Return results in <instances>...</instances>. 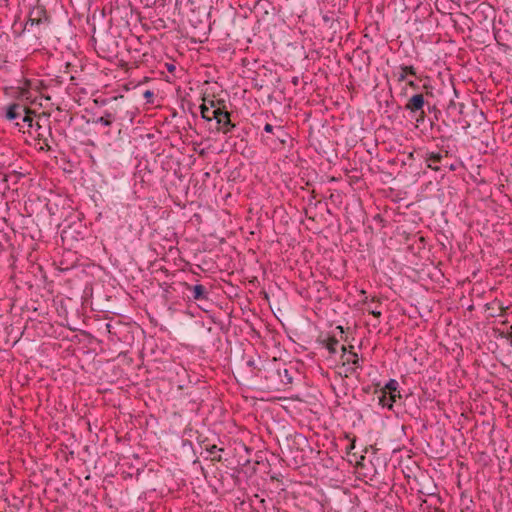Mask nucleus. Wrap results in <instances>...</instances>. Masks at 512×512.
<instances>
[{
	"label": "nucleus",
	"instance_id": "obj_1",
	"mask_svg": "<svg viewBox=\"0 0 512 512\" xmlns=\"http://www.w3.org/2000/svg\"><path fill=\"white\" fill-rule=\"evenodd\" d=\"M281 373L280 367H277L275 364H267L262 368H258L255 376L264 379L267 389H279L281 386L279 379Z\"/></svg>",
	"mask_w": 512,
	"mask_h": 512
},
{
	"label": "nucleus",
	"instance_id": "obj_2",
	"mask_svg": "<svg viewBox=\"0 0 512 512\" xmlns=\"http://www.w3.org/2000/svg\"><path fill=\"white\" fill-rule=\"evenodd\" d=\"M26 106L20 103H11L1 108V115L8 121L14 122L16 126L23 128L21 117L25 114Z\"/></svg>",
	"mask_w": 512,
	"mask_h": 512
},
{
	"label": "nucleus",
	"instance_id": "obj_3",
	"mask_svg": "<svg viewBox=\"0 0 512 512\" xmlns=\"http://www.w3.org/2000/svg\"><path fill=\"white\" fill-rule=\"evenodd\" d=\"M342 355L341 358L343 360V367L345 368V376L353 375L356 373L357 369H362L360 364L359 357L357 353L352 351L347 352V347L345 345L341 346Z\"/></svg>",
	"mask_w": 512,
	"mask_h": 512
},
{
	"label": "nucleus",
	"instance_id": "obj_4",
	"mask_svg": "<svg viewBox=\"0 0 512 512\" xmlns=\"http://www.w3.org/2000/svg\"><path fill=\"white\" fill-rule=\"evenodd\" d=\"M212 118L216 120L218 125V130L223 133H228L235 127V125L231 122L230 113L226 110L225 106L218 107L217 109H213L211 112Z\"/></svg>",
	"mask_w": 512,
	"mask_h": 512
},
{
	"label": "nucleus",
	"instance_id": "obj_5",
	"mask_svg": "<svg viewBox=\"0 0 512 512\" xmlns=\"http://www.w3.org/2000/svg\"><path fill=\"white\" fill-rule=\"evenodd\" d=\"M427 104L423 94H414L411 96L405 104V110L413 114L424 115V107Z\"/></svg>",
	"mask_w": 512,
	"mask_h": 512
},
{
	"label": "nucleus",
	"instance_id": "obj_6",
	"mask_svg": "<svg viewBox=\"0 0 512 512\" xmlns=\"http://www.w3.org/2000/svg\"><path fill=\"white\" fill-rule=\"evenodd\" d=\"M30 86L31 81L25 80V86H18V87H10L5 88L6 94L10 95L11 97L17 98V99H26L28 100L31 97L30 94Z\"/></svg>",
	"mask_w": 512,
	"mask_h": 512
},
{
	"label": "nucleus",
	"instance_id": "obj_7",
	"mask_svg": "<svg viewBox=\"0 0 512 512\" xmlns=\"http://www.w3.org/2000/svg\"><path fill=\"white\" fill-rule=\"evenodd\" d=\"M113 103L114 105H111L106 109V111L111 114V117L114 119V121L125 120L126 118H129V120L132 122L133 117L128 114L126 107H124L119 101Z\"/></svg>",
	"mask_w": 512,
	"mask_h": 512
},
{
	"label": "nucleus",
	"instance_id": "obj_8",
	"mask_svg": "<svg viewBox=\"0 0 512 512\" xmlns=\"http://www.w3.org/2000/svg\"><path fill=\"white\" fill-rule=\"evenodd\" d=\"M186 289L191 291L192 299L195 301H207L208 291L202 284L190 285L185 283Z\"/></svg>",
	"mask_w": 512,
	"mask_h": 512
},
{
	"label": "nucleus",
	"instance_id": "obj_9",
	"mask_svg": "<svg viewBox=\"0 0 512 512\" xmlns=\"http://www.w3.org/2000/svg\"><path fill=\"white\" fill-rule=\"evenodd\" d=\"M442 159L443 155L439 152H426L424 156V160L427 163V166L434 171L440 170V167L437 166V163H440Z\"/></svg>",
	"mask_w": 512,
	"mask_h": 512
},
{
	"label": "nucleus",
	"instance_id": "obj_10",
	"mask_svg": "<svg viewBox=\"0 0 512 512\" xmlns=\"http://www.w3.org/2000/svg\"><path fill=\"white\" fill-rule=\"evenodd\" d=\"M465 105L464 103L462 102H458L454 99H450L449 100V103L447 104V112L449 115H452V116H460L463 114V109H464Z\"/></svg>",
	"mask_w": 512,
	"mask_h": 512
},
{
	"label": "nucleus",
	"instance_id": "obj_11",
	"mask_svg": "<svg viewBox=\"0 0 512 512\" xmlns=\"http://www.w3.org/2000/svg\"><path fill=\"white\" fill-rule=\"evenodd\" d=\"M204 448L207 451V453L209 454V456H211L212 460L217 461V462H221L222 461V456H221L220 453L224 451L223 448H220V447H218L215 444H213V445H205Z\"/></svg>",
	"mask_w": 512,
	"mask_h": 512
},
{
	"label": "nucleus",
	"instance_id": "obj_12",
	"mask_svg": "<svg viewBox=\"0 0 512 512\" xmlns=\"http://www.w3.org/2000/svg\"><path fill=\"white\" fill-rule=\"evenodd\" d=\"M339 341L333 336L329 337L327 340L323 341L325 348L329 351L330 354H335L337 352V345Z\"/></svg>",
	"mask_w": 512,
	"mask_h": 512
},
{
	"label": "nucleus",
	"instance_id": "obj_13",
	"mask_svg": "<svg viewBox=\"0 0 512 512\" xmlns=\"http://www.w3.org/2000/svg\"><path fill=\"white\" fill-rule=\"evenodd\" d=\"M388 393L385 390H380V395L378 396V403L383 408L392 409V404L390 403V400L388 399Z\"/></svg>",
	"mask_w": 512,
	"mask_h": 512
},
{
	"label": "nucleus",
	"instance_id": "obj_14",
	"mask_svg": "<svg viewBox=\"0 0 512 512\" xmlns=\"http://www.w3.org/2000/svg\"><path fill=\"white\" fill-rule=\"evenodd\" d=\"M21 125L27 126L28 128L33 127V117L32 112L26 107L25 114L21 117Z\"/></svg>",
	"mask_w": 512,
	"mask_h": 512
},
{
	"label": "nucleus",
	"instance_id": "obj_15",
	"mask_svg": "<svg viewBox=\"0 0 512 512\" xmlns=\"http://www.w3.org/2000/svg\"><path fill=\"white\" fill-rule=\"evenodd\" d=\"M123 98H124L123 95H118V96H113L111 98L95 99L94 102L100 106H107V105L111 104L112 102H117L119 100H122Z\"/></svg>",
	"mask_w": 512,
	"mask_h": 512
},
{
	"label": "nucleus",
	"instance_id": "obj_16",
	"mask_svg": "<svg viewBox=\"0 0 512 512\" xmlns=\"http://www.w3.org/2000/svg\"><path fill=\"white\" fill-rule=\"evenodd\" d=\"M274 136L281 144H285L288 138V134L282 126H276Z\"/></svg>",
	"mask_w": 512,
	"mask_h": 512
},
{
	"label": "nucleus",
	"instance_id": "obj_17",
	"mask_svg": "<svg viewBox=\"0 0 512 512\" xmlns=\"http://www.w3.org/2000/svg\"><path fill=\"white\" fill-rule=\"evenodd\" d=\"M213 109H210L208 105L206 104V100H204V103L200 106V113L201 117L206 121H212L214 118L211 116V112Z\"/></svg>",
	"mask_w": 512,
	"mask_h": 512
},
{
	"label": "nucleus",
	"instance_id": "obj_18",
	"mask_svg": "<svg viewBox=\"0 0 512 512\" xmlns=\"http://www.w3.org/2000/svg\"><path fill=\"white\" fill-rule=\"evenodd\" d=\"M398 388H399V384H398L397 380L390 379L386 383V385L384 386V388L382 390L387 391V393H389V394H393V393H398L399 392Z\"/></svg>",
	"mask_w": 512,
	"mask_h": 512
},
{
	"label": "nucleus",
	"instance_id": "obj_19",
	"mask_svg": "<svg viewBox=\"0 0 512 512\" xmlns=\"http://www.w3.org/2000/svg\"><path fill=\"white\" fill-rule=\"evenodd\" d=\"M96 123L102 124L106 127H110L112 123L114 122V119L111 117V114H109L106 110L103 113V116L99 117L96 121Z\"/></svg>",
	"mask_w": 512,
	"mask_h": 512
},
{
	"label": "nucleus",
	"instance_id": "obj_20",
	"mask_svg": "<svg viewBox=\"0 0 512 512\" xmlns=\"http://www.w3.org/2000/svg\"><path fill=\"white\" fill-rule=\"evenodd\" d=\"M281 370H282V373H281V376L279 377L280 385L285 386V385L291 384L293 379L289 373V370L286 368H281Z\"/></svg>",
	"mask_w": 512,
	"mask_h": 512
},
{
	"label": "nucleus",
	"instance_id": "obj_21",
	"mask_svg": "<svg viewBox=\"0 0 512 512\" xmlns=\"http://www.w3.org/2000/svg\"><path fill=\"white\" fill-rule=\"evenodd\" d=\"M407 74L416 76V72H415L414 66H404L403 67V71L399 75V78H398L399 81H403L406 78Z\"/></svg>",
	"mask_w": 512,
	"mask_h": 512
},
{
	"label": "nucleus",
	"instance_id": "obj_22",
	"mask_svg": "<svg viewBox=\"0 0 512 512\" xmlns=\"http://www.w3.org/2000/svg\"><path fill=\"white\" fill-rule=\"evenodd\" d=\"M166 67H167L168 73L170 74V75L166 76V81L172 83L174 81V78L176 77L175 72H176L177 66H166Z\"/></svg>",
	"mask_w": 512,
	"mask_h": 512
},
{
	"label": "nucleus",
	"instance_id": "obj_23",
	"mask_svg": "<svg viewBox=\"0 0 512 512\" xmlns=\"http://www.w3.org/2000/svg\"><path fill=\"white\" fill-rule=\"evenodd\" d=\"M143 96L146 99L147 103H153V97H154L153 91L146 90V91L143 92Z\"/></svg>",
	"mask_w": 512,
	"mask_h": 512
},
{
	"label": "nucleus",
	"instance_id": "obj_24",
	"mask_svg": "<svg viewBox=\"0 0 512 512\" xmlns=\"http://www.w3.org/2000/svg\"><path fill=\"white\" fill-rule=\"evenodd\" d=\"M206 104L210 109H217L218 107H222L219 101L215 102L214 100H208L206 101Z\"/></svg>",
	"mask_w": 512,
	"mask_h": 512
},
{
	"label": "nucleus",
	"instance_id": "obj_25",
	"mask_svg": "<svg viewBox=\"0 0 512 512\" xmlns=\"http://www.w3.org/2000/svg\"><path fill=\"white\" fill-rule=\"evenodd\" d=\"M275 128H276V127H274L273 125H271V124H269V123H266V124L264 125V131H265L266 133H269V134H273V135H275Z\"/></svg>",
	"mask_w": 512,
	"mask_h": 512
},
{
	"label": "nucleus",
	"instance_id": "obj_26",
	"mask_svg": "<svg viewBox=\"0 0 512 512\" xmlns=\"http://www.w3.org/2000/svg\"><path fill=\"white\" fill-rule=\"evenodd\" d=\"M368 312L377 318H379L382 315L381 311L377 310L376 308H369Z\"/></svg>",
	"mask_w": 512,
	"mask_h": 512
},
{
	"label": "nucleus",
	"instance_id": "obj_27",
	"mask_svg": "<svg viewBox=\"0 0 512 512\" xmlns=\"http://www.w3.org/2000/svg\"><path fill=\"white\" fill-rule=\"evenodd\" d=\"M388 397H389L388 399L390 400V403L393 405V404H394V402L396 401V398H397V397H400V392H398V393H393V394H389V393H388Z\"/></svg>",
	"mask_w": 512,
	"mask_h": 512
},
{
	"label": "nucleus",
	"instance_id": "obj_28",
	"mask_svg": "<svg viewBox=\"0 0 512 512\" xmlns=\"http://www.w3.org/2000/svg\"><path fill=\"white\" fill-rule=\"evenodd\" d=\"M247 366L253 368L252 373L255 375V372H257V369L255 367V361L253 359L247 361Z\"/></svg>",
	"mask_w": 512,
	"mask_h": 512
},
{
	"label": "nucleus",
	"instance_id": "obj_29",
	"mask_svg": "<svg viewBox=\"0 0 512 512\" xmlns=\"http://www.w3.org/2000/svg\"><path fill=\"white\" fill-rule=\"evenodd\" d=\"M41 22L40 19L36 20V19H29L27 22H26V25H25V28H27L29 25L30 26H33L34 24H39Z\"/></svg>",
	"mask_w": 512,
	"mask_h": 512
},
{
	"label": "nucleus",
	"instance_id": "obj_30",
	"mask_svg": "<svg viewBox=\"0 0 512 512\" xmlns=\"http://www.w3.org/2000/svg\"><path fill=\"white\" fill-rule=\"evenodd\" d=\"M362 69H363V66H357V67H355V68H354V70H353V74H354V75H358L359 73H361V72H362Z\"/></svg>",
	"mask_w": 512,
	"mask_h": 512
},
{
	"label": "nucleus",
	"instance_id": "obj_31",
	"mask_svg": "<svg viewBox=\"0 0 512 512\" xmlns=\"http://www.w3.org/2000/svg\"><path fill=\"white\" fill-rule=\"evenodd\" d=\"M292 83H293L295 86L299 85V83H300V77H298V76H294V77H292Z\"/></svg>",
	"mask_w": 512,
	"mask_h": 512
},
{
	"label": "nucleus",
	"instance_id": "obj_32",
	"mask_svg": "<svg viewBox=\"0 0 512 512\" xmlns=\"http://www.w3.org/2000/svg\"><path fill=\"white\" fill-rule=\"evenodd\" d=\"M301 80H302V82H303L304 84H307V83H308V81H311V79H308V78H307V77H305V76H302V77H301Z\"/></svg>",
	"mask_w": 512,
	"mask_h": 512
},
{
	"label": "nucleus",
	"instance_id": "obj_33",
	"mask_svg": "<svg viewBox=\"0 0 512 512\" xmlns=\"http://www.w3.org/2000/svg\"><path fill=\"white\" fill-rule=\"evenodd\" d=\"M453 93L456 97H458V93H457V90L453 87Z\"/></svg>",
	"mask_w": 512,
	"mask_h": 512
},
{
	"label": "nucleus",
	"instance_id": "obj_34",
	"mask_svg": "<svg viewBox=\"0 0 512 512\" xmlns=\"http://www.w3.org/2000/svg\"><path fill=\"white\" fill-rule=\"evenodd\" d=\"M408 84H409L410 86H412V87H415V84H414V82H413V81H409V82H408Z\"/></svg>",
	"mask_w": 512,
	"mask_h": 512
},
{
	"label": "nucleus",
	"instance_id": "obj_35",
	"mask_svg": "<svg viewBox=\"0 0 512 512\" xmlns=\"http://www.w3.org/2000/svg\"><path fill=\"white\" fill-rule=\"evenodd\" d=\"M337 329H339L341 333H343V332H344V331H343V327H342V326H338V327H337Z\"/></svg>",
	"mask_w": 512,
	"mask_h": 512
},
{
	"label": "nucleus",
	"instance_id": "obj_36",
	"mask_svg": "<svg viewBox=\"0 0 512 512\" xmlns=\"http://www.w3.org/2000/svg\"><path fill=\"white\" fill-rule=\"evenodd\" d=\"M508 338L512 339V333H509Z\"/></svg>",
	"mask_w": 512,
	"mask_h": 512
},
{
	"label": "nucleus",
	"instance_id": "obj_37",
	"mask_svg": "<svg viewBox=\"0 0 512 512\" xmlns=\"http://www.w3.org/2000/svg\"><path fill=\"white\" fill-rule=\"evenodd\" d=\"M510 328H511V330H512V324H511V327H510Z\"/></svg>",
	"mask_w": 512,
	"mask_h": 512
}]
</instances>
